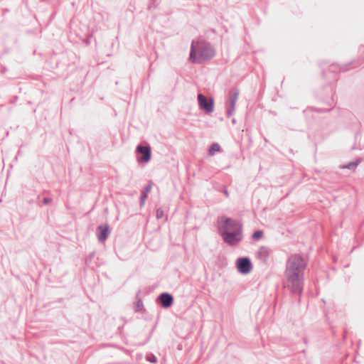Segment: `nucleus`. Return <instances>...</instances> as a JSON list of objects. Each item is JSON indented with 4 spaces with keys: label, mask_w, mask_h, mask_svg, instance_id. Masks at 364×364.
I'll use <instances>...</instances> for the list:
<instances>
[{
    "label": "nucleus",
    "mask_w": 364,
    "mask_h": 364,
    "mask_svg": "<svg viewBox=\"0 0 364 364\" xmlns=\"http://www.w3.org/2000/svg\"><path fill=\"white\" fill-rule=\"evenodd\" d=\"M305 267L306 263L299 255H292L288 259L285 270L286 284L291 291H301Z\"/></svg>",
    "instance_id": "f257e3e1"
},
{
    "label": "nucleus",
    "mask_w": 364,
    "mask_h": 364,
    "mask_svg": "<svg viewBox=\"0 0 364 364\" xmlns=\"http://www.w3.org/2000/svg\"><path fill=\"white\" fill-rule=\"evenodd\" d=\"M215 50L206 41L198 39L191 43L190 59L194 63H200L215 55Z\"/></svg>",
    "instance_id": "f03ea898"
},
{
    "label": "nucleus",
    "mask_w": 364,
    "mask_h": 364,
    "mask_svg": "<svg viewBox=\"0 0 364 364\" xmlns=\"http://www.w3.org/2000/svg\"><path fill=\"white\" fill-rule=\"evenodd\" d=\"M224 242L229 246H236L242 240V225H239L238 229L220 233Z\"/></svg>",
    "instance_id": "7ed1b4c3"
},
{
    "label": "nucleus",
    "mask_w": 364,
    "mask_h": 364,
    "mask_svg": "<svg viewBox=\"0 0 364 364\" xmlns=\"http://www.w3.org/2000/svg\"><path fill=\"white\" fill-rule=\"evenodd\" d=\"M239 225L242 224L225 216H222L218 220V227L220 233L236 230V229H238Z\"/></svg>",
    "instance_id": "20e7f679"
},
{
    "label": "nucleus",
    "mask_w": 364,
    "mask_h": 364,
    "mask_svg": "<svg viewBox=\"0 0 364 364\" xmlns=\"http://www.w3.org/2000/svg\"><path fill=\"white\" fill-rule=\"evenodd\" d=\"M235 266L237 272L242 275H247L252 270V264L247 257L237 258L235 261Z\"/></svg>",
    "instance_id": "39448f33"
},
{
    "label": "nucleus",
    "mask_w": 364,
    "mask_h": 364,
    "mask_svg": "<svg viewBox=\"0 0 364 364\" xmlns=\"http://www.w3.org/2000/svg\"><path fill=\"white\" fill-rule=\"evenodd\" d=\"M198 102L200 109L206 114H211L214 110V100L213 97H206L203 94L198 95Z\"/></svg>",
    "instance_id": "423d86ee"
},
{
    "label": "nucleus",
    "mask_w": 364,
    "mask_h": 364,
    "mask_svg": "<svg viewBox=\"0 0 364 364\" xmlns=\"http://www.w3.org/2000/svg\"><path fill=\"white\" fill-rule=\"evenodd\" d=\"M136 160L141 164H147L151 159L150 146H138L136 149Z\"/></svg>",
    "instance_id": "0eeeda50"
},
{
    "label": "nucleus",
    "mask_w": 364,
    "mask_h": 364,
    "mask_svg": "<svg viewBox=\"0 0 364 364\" xmlns=\"http://www.w3.org/2000/svg\"><path fill=\"white\" fill-rule=\"evenodd\" d=\"M159 300L164 308H168L173 304V298L168 293H163L159 296Z\"/></svg>",
    "instance_id": "6e6552de"
},
{
    "label": "nucleus",
    "mask_w": 364,
    "mask_h": 364,
    "mask_svg": "<svg viewBox=\"0 0 364 364\" xmlns=\"http://www.w3.org/2000/svg\"><path fill=\"white\" fill-rule=\"evenodd\" d=\"M109 234V228L108 225H102L98 228L97 237L100 241L105 240Z\"/></svg>",
    "instance_id": "1a4fd4ad"
},
{
    "label": "nucleus",
    "mask_w": 364,
    "mask_h": 364,
    "mask_svg": "<svg viewBox=\"0 0 364 364\" xmlns=\"http://www.w3.org/2000/svg\"><path fill=\"white\" fill-rule=\"evenodd\" d=\"M258 257L262 259V260H266L269 256V250L265 248V247H261L259 250H258Z\"/></svg>",
    "instance_id": "9d476101"
},
{
    "label": "nucleus",
    "mask_w": 364,
    "mask_h": 364,
    "mask_svg": "<svg viewBox=\"0 0 364 364\" xmlns=\"http://www.w3.org/2000/svg\"><path fill=\"white\" fill-rule=\"evenodd\" d=\"M220 151V145L217 143H214L210 147L208 152L210 156H213L216 152H219Z\"/></svg>",
    "instance_id": "9b49d317"
},
{
    "label": "nucleus",
    "mask_w": 364,
    "mask_h": 364,
    "mask_svg": "<svg viewBox=\"0 0 364 364\" xmlns=\"http://www.w3.org/2000/svg\"><path fill=\"white\" fill-rule=\"evenodd\" d=\"M236 101H237V95H235V97H233L231 99V107H230V109L228 112V116H231L233 114V112L235 111Z\"/></svg>",
    "instance_id": "f8f14e48"
},
{
    "label": "nucleus",
    "mask_w": 364,
    "mask_h": 364,
    "mask_svg": "<svg viewBox=\"0 0 364 364\" xmlns=\"http://www.w3.org/2000/svg\"><path fill=\"white\" fill-rule=\"evenodd\" d=\"M252 237L255 240H259L263 237V232L262 230H257L253 233Z\"/></svg>",
    "instance_id": "ddd939ff"
},
{
    "label": "nucleus",
    "mask_w": 364,
    "mask_h": 364,
    "mask_svg": "<svg viewBox=\"0 0 364 364\" xmlns=\"http://www.w3.org/2000/svg\"><path fill=\"white\" fill-rule=\"evenodd\" d=\"M151 189V186H149L146 188L144 193L141 196V203L143 205L145 202V200L146 199L147 194L149 192Z\"/></svg>",
    "instance_id": "4468645a"
},
{
    "label": "nucleus",
    "mask_w": 364,
    "mask_h": 364,
    "mask_svg": "<svg viewBox=\"0 0 364 364\" xmlns=\"http://www.w3.org/2000/svg\"><path fill=\"white\" fill-rule=\"evenodd\" d=\"M163 215H164V213H163V210L161 209H158L156 210V217H157V218H162Z\"/></svg>",
    "instance_id": "2eb2a0df"
},
{
    "label": "nucleus",
    "mask_w": 364,
    "mask_h": 364,
    "mask_svg": "<svg viewBox=\"0 0 364 364\" xmlns=\"http://www.w3.org/2000/svg\"><path fill=\"white\" fill-rule=\"evenodd\" d=\"M148 360L151 363H156V358L155 356L149 357Z\"/></svg>",
    "instance_id": "dca6fc26"
}]
</instances>
